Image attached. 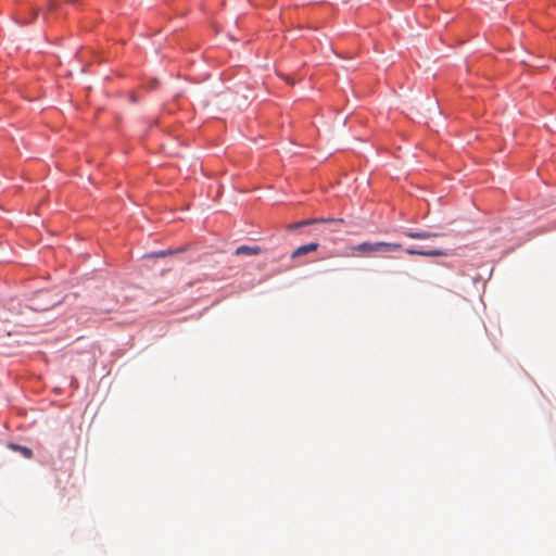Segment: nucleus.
<instances>
[{
	"mask_svg": "<svg viewBox=\"0 0 556 556\" xmlns=\"http://www.w3.org/2000/svg\"><path fill=\"white\" fill-rule=\"evenodd\" d=\"M402 244L392 242H363L353 248V251L367 256H384L386 254L400 251Z\"/></svg>",
	"mask_w": 556,
	"mask_h": 556,
	"instance_id": "nucleus-1",
	"label": "nucleus"
},
{
	"mask_svg": "<svg viewBox=\"0 0 556 556\" xmlns=\"http://www.w3.org/2000/svg\"><path fill=\"white\" fill-rule=\"evenodd\" d=\"M318 247H319V244L317 242H312L308 244L301 245L292 252L291 257L296 258V257L306 255L311 252L316 251L318 249Z\"/></svg>",
	"mask_w": 556,
	"mask_h": 556,
	"instance_id": "nucleus-2",
	"label": "nucleus"
},
{
	"mask_svg": "<svg viewBox=\"0 0 556 556\" xmlns=\"http://www.w3.org/2000/svg\"><path fill=\"white\" fill-rule=\"evenodd\" d=\"M406 253L409 255H425V256H445L447 255L446 252L439 249H432V250H415V249H407Z\"/></svg>",
	"mask_w": 556,
	"mask_h": 556,
	"instance_id": "nucleus-3",
	"label": "nucleus"
},
{
	"mask_svg": "<svg viewBox=\"0 0 556 556\" xmlns=\"http://www.w3.org/2000/svg\"><path fill=\"white\" fill-rule=\"evenodd\" d=\"M404 236L407 238H410V239L424 240V239H430V238L437 237L438 233L429 232V231L417 232V231L408 230V231L404 232Z\"/></svg>",
	"mask_w": 556,
	"mask_h": 556,
	"instance_id": "nucleus-4",
	"label": "nucleus"
},
{
	"mask_svg": "<svg viewBox=\"0 0 556 556\" xmlns=\"http://www.w3.org/2000/svg\"><path fill=\"white\" fill-rule=\"evenodd\" d=\"M261 253V248L258 247H248L241 245L236 250L237 255L245 254V255H257Z\"/></svg>",
	"mask_w": 556,
	"mask_h": 556,
	"instance_id": "nucleus-5",
	"label": "nucleus"
},
{
	"mask_svg": "<svg viewBox=\"0 0 556 556\" xmlns=\"http://www.w3.org/2000/svg\"><path fill=\"white\" fill-rule=\"evenodd\" d=\"M39 11L40 10L38 8L31 9L27 16L20 17L18 23L26 25V24L34 22L38 17Z\"/></svg>",
	"mask_w": 556,
	"mask_h": 556,
	"instance_id": "nucleus-6",
	"label": "nucleus"
},
{
	"mask_svg": "<svg viewBox=\"0 0 556 556\" xmlns=\"http://www.w3.org/2000/svg\"><path fill=\"white\" fill-rule=\"evenodd\" d=\"M315 223H343V219H334V218H329V219H305V220H301V222H298V224H301V227L303 226H307V225H312V224H315Z\"/></svg>",
	"mask_w": 556,
	"mask_h": 556,
	"instance_id": "nucleus-7",
	"label": "nucleus"
},
{
	"mask_svg": "<svg viewBox=\"0 0 556 556\" xmlns=\"http://www.w3.org/2000/svg\"><path fill=\"white\" fill-rule=\"evenodd\" d=\"M13 450L15 451H18L21 452V454L26 457V458H30L33 456V452L30 448L26 447V446H21V445H15V444H11L10 445Z\"/></svg>",
	"mask_w": 556,
	"mask_h": 556,
	"instance_id": "nucleus-8",
	"label": "nucleus"
},
{
	"mask_svg": "<svg viewBox=\"0 0 556 556\" xmlns=\"http://www.w3.org/2000/svg\"><path fill=\"white\" fill-rule=\"evenodd\" d=\"M59 7V3L56 0H49V3H48V11L49 12H52V11H55Z\"/></svg>",
	"mask_w": 556,
	"mask_h": 556,
	"instance_id": "nucleus-9",
	"label": "nucleus"
},
{
	"mask_svg": "<svg viewBox=\"0 0 556 556\" xmlns=\"http://www.w3.org/2000/svg\"><path fill=\"white\" fill-rule=\"evenodd\" d=\"M168 254H172V251H160V252H156V253H153L152 256H155V257H163V256H166Z\"/></svg>",
	"mask_w": 556,
	"mask_h": 556,
	"instance_id": "nucleus-10",
	"label": "nucleus"
},
{
	"mask_svg": "<svg viewBox=\"0 0 556 556\" xmlns=\"http://www.w3.org/2000/svg\"><path fill=\"white\" fill-rule=\"evenodd\" d=\"M300 227H301V224L294 223V224H289V225L287 226V229H288V230H294V229H298V228H300Z\"/></svg>",
	"mask_w": 556,
	"mask_h": 556,
	"instance_id": "nucleus-11",
	"label": "nucleus"
},
{
	"mask_svg": "<svg viewBox=\"0 0 556 556\" xmlns=\"http://www.w3.org/2000/svg\"><path fill=\"white\" fill-rule=\"evenodd\" d=\"M286 79H287V83L293 84V81H291L289 78H286Z\"/></svg>",
	"mask_w": 556,
	"mask_h": 556,
	"instance_id": "nucleus-12",
	"label": "nucleus"
},
{
	"mask_svg": "<svg viewBox=\"0 0 556 556\" xmlns=\"http://www.w3.org/2000/svg\"><path fill=\"white\" fill-rule=\"evenodd\" d=\"M70 3H74L76 0H67Z\"/></svg>",
	"mask_w": 556,
	"mask_h": 556,
	"instance_id": "nucleus-13",
	"label": "nucleus"
}]
</instances>
